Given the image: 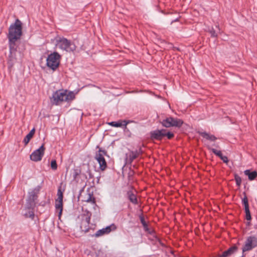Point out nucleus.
I'll list each match as a JSON object with an SVG mask.
<instances>
[{
	"instance_id": "obj_5",
	"label": "nucleus",
	"mask_w": 257,
	"mask_h": 257,
	"mask_svg": "<svg viewBox=\"0 0 257 257\" xmlns=\"http://www.w3.org/2000/svg\"><path fill=\"white\" fill-rule=\"evenodd\" d=\"M56 46L60 49L68 52H73L76 48L73 42L64 37H60L56 40Z\"/></svg>"
},
{
	"instance_id": "obj_10",
	"label": "nucleus",
	"mask_w": 257,
	"mask_h": 257,
	"mask_svg": "<svg viewBox=\"0 0 257 257\" xmlns=\"http://www.w3.org/2000/svg\"><path fill=\"white\" fill-rule=\"evenodd\" d=\"M45 148L44 144L36 150L34 151L30 155V159L34 162L40 161L42 160L45 153Z\"/></svg>"
},
{
	"instance_id": "obj_41",
	"label": "nucleus",
	"mask_w": 257,
	"mask_h": 257,
	"mask_svg": "<svg viewBox=\"0 0 257 257\" xmlns=\"http://www.w3.org/2000/svg\"><path fill=\"white\" fill-rule=\"evenodd\" d=\"M83 191V188H82L79 191V195H81V193Z\"/></svg>"
},
{
	"instance_id": "obj_39",
	"label": "nucleus",
	"mask_w": 257,
	"mask_h": 257,
	"mask_svg": "<svg viewBox=\"0 0 257 257\" xmlns=\"http://www.w3.org/2000/svg\"><path fill=\"white\" fill-rule=\"evenodd\" d=\"M218 257H229L226 252L224 251L221 254L218 255Z\"/></svg>"
},
{
	"instance_id": "obj_44",
	"label": "nucleus",
	"mask_w": 257,
	"mask_h": 257,
	"mask_svg": "<svg viewBox=\"0 0 257 257\" xmlns=\"http://www.w3.org/2000/svg\"><path fill=\"white\" fill-rule=\"evenodd\" d=\"M216 28L218 29V31L220 30L219 29V26H216Z\"/></svg>"
},
{
	"instance_id": "obj_40",
	"label": "nucleus",
	"mask_w": 257,
	"mask_h": 257,
	"mask_svg": "<svg viewBox=\"0 0 257 257\" xmlns=\"http://www.w3.org/2000/svg\"><path fill=\"white\" fill-rule=\"evenodd\" d=\"M35 131H36L35 128V127H34L30 131V132L29 133V134H30L31 135H32V136H34L35 133Z\"/></svg>"
},
{
	"instance_id": "obj_15",
	"label": "nucleus",
	"mask_w": 257,
	"mask_h": 257,
	"mask_svg": "<svg viewBox=\"0 0 257 257\" xmlns=\"http://www.w3.org/2000/svg\"><path fill=\"white\" fill-rule=\"evenodd\" d=\"M111 231V226H108L106 227L105 228H103L101 229L98 230L94 234H90L89 236H91V237H98L102 236L104 234L109 233Z\"/></svg>"
},
{
	"instance_id": "obj_23",
	"label": "nucleus",
	"mask_w": 257,
	"mask_h": 257,
	"mask_svg": "<svg viewBox=\"0 0 257 257\" xmlns=\"http://www.w3.org/2000/svg\"><path fill=\"white\" fill-rule=\"evenodd\" d=\"M237 250L238 247L236 245H233L225 251L226 252L228 256L229 257L233 253L236 252Z\"/></svg>"
},
{
	"instance_id": "obj_21",
	"label": "nucleus",
	"mask_w": 257,
	"mask_h": 257,
	"mask_svg": "<svg viewBox=\"0 0 257 257\" xmlns=\"http://www.w3.org/2000/svg\"><path fill=\"white\" fill-rule=\"evenodd\" d=\"M87 197L84 201L88 203H91L92 204H96L95 198L93 196V192H90L88 189L87 190Z\"/></svg>"
},
{
	"instance_id": "obj_8",
	"label": "nucleus",
	"mask_w": 257,
	"mask_h": 257,
	"mask_svg": "<svg viewBox=\"0 0 257 257\" xmlns=\"http://www.w3.org/2000/svg\"><path fill=\"white\" fill-rule=\"evenodd\" d=\"M9 47L10 53L8 58V63L9 66L12 67L17 61L16 52L18 46L17 44H13L12 46L11 44H9Z\"/></svg>"
},
{
	"instance_id": "obj_3",
	"label": "nucleus",
	"mask_w": 257,
	"mask_h": 257,
	"mask_svg": "<svg viewBox=\"0 0 257 257\" xmlns=\"http://www.w3.org/2000/svg\"><path fill=\"white\" fill-rule=\"evenodd\" d=\"M174 136L173 132L165 128L156 129L150 133V139L153 141H162L165 137L168 140H171L174 137Z\"/></svg>"
},
{
	"instance_id": "obj_12",
	"label": "nucleus",
	"mask_w": 257,
	"mask_h": 257,
	"mask_svg": "<svg viewBox=\"0 0 257 257\" xmlns=\"http://www.w3.org/2000/svg\"><path fill=\"white\" fill-rule=\"evenodd\" d=\"M95 159L97 160V162L99 164V169L101 171H104L107 168V163L102 155L99 153H96L95 156Z\"/></svg>"
},
{
	"instance_id": "obj_31",
	"label": "nucleus",
	"mask_w": 257,
	"mask_h": 257,
	"mask_svg": "<svg viewBox=\"0 0 257 257\" xmlns=\"http://www.w3.org/2000/svg\"><path fill=\"white\" fill-rule=\"evenodd\" d=\"M208 32L210 33L211 37H217V32L216 31V30H214V29L213 27L209 29Z\"/></svg>"
},
{
	"instance_id": "obj_18",
	"label": "nucleus",
	"mask_w": 257,
	"mask_h": 257,
	"mask_svg": "<svg viewBox=\"0 0 257 257\" xmlns=\"http://www.w3.org/2000/svg\"><path fill=\"white\" fill-rule=\"evenodd\" d=\"M64 189H62L61 186H59L57 191V199L55 200V204H63V192Z\"/></svg>"
},
{
	"instance_id": "obj_11",
	"label": "nucleus",
	"mask_w": 257,
	"mask_h": 257,
	"mask_svg": "<svg viewBox=\"0 0 257 257\" xmlns=\"http://www.w3.org/2000/svg\"><path fill=\"white\" fill-rule=\"evenodd\" d=\"M243 194L244 195V197L242 199L241 202L244 207L245 218L247 221H250L251 220V216L249 211L248 198L245 192L243 193Z\"/></svg>"
},
{
	"instance_id": "obj_37",
	"label": "nucleus",
	"mask_w": 257,
	"mask_h": 257,
	"mask_svg": "<svg viewBox=\"0 0 257 257\" xmlns=\"http://www.w3.org/2000/svg\"><path fill=\"white\" fill-rule=\"evenodd\" d=\"M86 172L88 173V174L89 175V179H92L93 178V175L92 174L91 170L89 169V166H88V169L86 171Z\"/></svg>"
},
{
	"instance_id": "obj_14",
	"label": "nucleus",
	"mask_w": 257,
	"mask_h": 257,
	"mask_svg": "<svg viewBox=\"0 0 257 257\" xmlns=\"http://www.w3.org/2000/svg\"><path fill=\"white\" fill-rule=\"evenodd\" d=\"M134 121L130 120H119L118 121H111L108 122V124L111 126L118 127H124L125 130L127 129L126 125L127 124L133 122Z\"/></svg>"
},
{
	"instance_id": "obj_17",
	"label": "nucleus",
	"mask_w": 257,
	"mask_h": 257,
	"mask_svg": "<svg viewBox=\"0 0 257 257\" xmlns=\"http://www.w3.org/2000/svg\"><path fill=\"white\" fill-rule=\"evenodd\" d=\"M126 158H125V164L132 165L133 161L138 157V153L135 151H132L130 152V154L128 156L127 154H126Z\"/></svg>"
},
{
	"instance_id": "obj_33",
	"label": "nucleus",
	"mask_w": 257,
	"mask_h": 257,
	"mask_svg": "<svg viewBox=\"0 0 257 257\" xmlns=\"http://www.w3.org/2000/svg\"><path fill=\"white\" fill-rule=\"evenodd\" d=\"M51 168L52 170H55L57 169V164L55 160H53L51 162Z\"/></svg>"
},
{
	"instance_id": "obj_2",
	"label": "nucleus",
	"mask_w": 257,
	"mask_h": 257,
	"mask_svg": "<svg viewBox=\"0 0 257 257\" xmlns=\"http://www.w3.org/2000/svg\"><path fill=\"white\" fill-rule=\"evenodd\" d=\"M41 187L39 185L34 188L31 191L28 192L25 204L26 210H34L36 205V201L38 198V194Z\"/></svg>"
},
{
	"instance_id": "obj_16",
	"label": "nucleus",
	"mask_w": 257,
	"mask_h": 257,
	"mask_svg": "<svg viewBox=\"0 0 257 257\" xmlns=\"http://www.w3.org/2000/svg\"><path fill=\"white\" fill-rule=\"evenodd\" d=\"M126 197L129 201L134 205L139 203L137 195L132 190L127 191L126 193Z\"/></svg>"
},
{
	"instance_id": "obj_38",
	"label": "nucleus",
	"mask_w": 257,
	"mask_h": 257,
	"mask_svg": "<svg viewBox=\"0 0 257 257\" xmlns=\"http://www.w3.org/2000/svg\"><path fill=\"white\" fill-rule=\"evenodd\" d=\"M135 152L138 153V156H139L140 155H142L143 153V151L141 147L138 150H136Z\"/></svg>"
},
{
	"instance_id": "obj_26",
	"label": "nucleus",
	"mask_w": 257,
	"mask_h": 257,
	"mask_svg": "<svg viewBox=\"0 0 257 257\" xmlns=\"http://www.w3.org/2000/svg\"><path fill=\"white\" fill-rule=\"evenodd\" d=\"M24 216L26 218H30L31 219L34 220L35 217L34 210H28V211L24 214Z\"/></svg>"
},
{
	"instance_id": "obj_42",
	"label": "nucleus",
	"mask_w": 257,
	"mask_h": 257,
	"mask_svg": "<svg viewBox=\"0 0 257 257\" xmlns=\"http://www.w3.org/2000/svg\"><path fill=\"white\" fill-rule=\"evenodd\" d=\"M250 224H251V223H250V221H248V222L246 223V225H247V226H250Z\"/></svg>"
},
{
	"instance_id": "obj_34",
	"label": "nucleus",
	"mask_w": 257,
	"mask_h": 257,
	"mask_svg": "<svg viewBox=\"0 0 257 257\" xmlns=\"http://www.w3.org/2000/svg\"><path fill=\"white\" fill-rule=\"evenodd\" d=\"M50 203V198H48L47 200L42 201L39 203L40 206H45L47 205H49Z\"/></svg>"
},
{
	"instance_id": "obj_24",
	"label": "nucleus",
	"mask_w": 257,
	"mask_h": 257,
	"mask_svg": "<svg viewBox=\"0 0 257 257\" xmlns=\"http://www.w3.org/2000/svg\"><path fill=\"white\" fill-rule=\"evenodd\" d=\"M140 219L141 223L142 224V225L143 226L144 229L145 231H148L149 230V227L147 223L146 222L144 217L143 215H140Z\"/></svg>"
},
{
	"instance_id": "obj_9",
	"label": "nucleus",
	"mask_w": 257,
	"mask_h": 257,
	"mask_svg": "<svg viewBox=\"0 0 257 257\" xmlns=\"http://www.w3.org/2000/svg\"><path fill=\"white\" fill-rule=\"evenodd\" d=\"M65 95L64 90H58L54 92L52 97H50L51 103L53 105H59L63 101H64Z\"/></svg>"
},
{
	"instance_id": "obj_35",
	"label": "nucleus",
	"mask_w": 257,
	"mask_h": 257,
	"mask_svg": "<svg viewBox=\"0 0 257 257\" xmlns=\"http://www.w3.org/2000/svg\"><path fill=\"white\" fill-rule=\"evenodd\" d=\"M146 232H147L148 233L153 235L154 237H156V234H155V230H153V229H150L149 228V230L148 231H145Z\"/></svg>"
},
{
	"instance_id": "obj_25",
	"label": "nucleus",
	"mask_w": 257,
	"mask_h": 257,
	"mask_svg": "<svg viewBox=\"0 0 257 257\" xmlns=\"http://www.w3.org/2000/svg\"><path fill=\"white\" fill-rule=\"evenodd\" d=\"M81 174V170L79 168H74L73 170V179L76 180L77 177Z\"/></svg>"
},
{
	"instance_id": "obj_13",
	"label": "nucleus",
	"mask_w": 257,
	"mask_h": 257,
	"mask_svg": "<svg viewBox=\"0 0 257 257\" xmlns=\"http://www.w3.org/2000/svg\"><path fill=\"white\" fill-rule=\"evenodd\" d=\"M85 218L82 219V224L80 226L82 231L86 233L90 230L89 224L90 221V215L88 216V212L86 215H84Z\"/></svg>"
},
{
	"instance_id": "obj_27",
	"label": "nucleus",
	"mask_w": 257,
	"mask_h": 257,
	"mask_svg": "<svg viewBox=\"0 0 257 257\" xmlns=\"http://www.w3.org/2000/svg\"><path fill=\"white\" fill-rule=\"evenodd\" d=\"M208 149L219 158L223 155L221 151L217 150L216 149L211 147H208Z\"/></svg>"
},
{
	"instance_id": "obj_29",
	"label": "nucleus",
	"mask_w": 257,
	"mask_h": 257,
	"mask_svg": "<svg viewBox=\"0 0 257 257\" xmlns=\"http://www.w3.org/2000/svg\"><path fill=\"white\" fill-rule=\"evenodd\" d=\"M33 136L28 134L26 135V136L24 138L23 140V143H24L25 146H27L29 143L30 141L33 138Z\"/></svg>"
},
{
	"instance_id": "obj_6",
	"label": "nucleus",
	"mask_w": 257,
	"mask_h": 257,
	"mask_svg": "<svg viewBox=\"0 0 257 257\" xmlns=\"http://www.w3.org/2000/svg\"><path fill=\"white\" fill-rule=\"evenodd\" d=\"M162 125L165 127H176L180 128L183 124V121L178 118L169 116L160 121Z\"/></svg>"
},
{
	"instance_id": "obj_30",
	"label": "nucleus",
	"mask_w": 257,
	"mask_h": 257,
	"mask_svg": "<svg viewBox=\"0 0 257 257\" xmlns=\"http://www.w3.org/2000/svg\"><path fill=\"white\" fill-rule=\"evenodd\" d=\"M234 180L237 187H240L241 184V178L237 174H234Z\"/></svg>"
},
{
	"instance_id": "obj_7",
	"label": "nucleus",
	"mask_w": 257,
	"mask_h": 257,
	"mask_svg": "<svg viewBox=\"0 0 257 257\" xmlns=\"http://www.w3.org/2000/svg\"><path fill=\"white\" fill-rule=\"evenodd\" d=\"M257 246V237L255 236H249L247 237L244 244L242 248L243 252L252 250Z\"/></svg>"
},
{
	"instance_id": "obj_32",
	"label": "nucleus",
	"mask_w": 257,
	"mask_h": 257,
	"mask_svg": "<svg viewBox=\"0 0 257 257\" xmlns=\"http://www.w3.org/2000/svg\"><path fill=\"white\" fill-rule=\"evenodd\" d=\"M97 148H99V150L98 152H96V153H99L100 154L102 155L103 157H104V156H108L107 151L106 150L103 149L101 148H99L98 146H97Z\"/></svg>"
},
{
	"instance_id": "obj_45",
	"label": "nucleus",
	"mask_w": 257,
	"mask_h": 257,
	"mask_svg": "<svg viewBox=\"0 0 257 257\" xmlns=\"http://www.w3.org/2000/svg\"><path fill=\"white\" fill-rule=\"evenodd\" d=\"M99 178H97V182H99Z\"/></svg>"
},
{
	"instance_id": "obj_4",
	"label": "nucleus",
	"mask_w": 257,
	"mask_h": 257,
	"mask_svg": "<svg viewBox=\"0 0 257 257\" xmlns=\"http://www.w3.org/2000/svg\"><path fill=\"white\" fill-rule=\"evenodd\" d=\"M61 56L57 52H54L48 54L46 59V66L53 71L59 67Z\"/></svg>"
},
{
	"instance_id": "obj_22",
	"label": "nucleus",
	"mask_w": 257,
	"mask_h": 257,
	"mask_svg": "<svg viewBox=\"0 0 257 257\" xmlns=\"http://www.w3.org/2000/svg\"><path fill=\"white\" fill-rule=\"evenodd\" d=\"M64 100L65 101H69L73 100L75 98V93L73 91H70L68 93L67 90H64Z\"/></svg>"
},
{
	"instance_id": "obj_36",
	"label": "nucleus",
	"mask_w": 257,
	"mask_h": 257,
	"mask_svg": "<svg viewBox=\"0 0 257 257\" xmlns=\"http://www.w3.org/2000/svg\"><path fill=\"white\" fill-rule=\"evenodd\" d=\"M220 159L225 163L228 162V159L227 156L222 155Z\"/></svg>"
},
{
	"instance_id": "obj_1",
	"label": "nucleus",
	"mask_w": 257,
	"mask_h": 257,
	"mask_svg": "<svg viewBox=\"0 0 257 257\" xmlns=\"http://www.w3.org/2000/svg\"><path fill=\"white\" fill-rule=\"evenodd\" d=\"M22 23L18 19H16L14 24H12L9 28V33L7 36L8 44L12 46L17 44V41L20 39L22 34Z\"/></svg>"
},
{
	"instance_id": "obj_28",
	"label": "nucleus",
	"mask_w": 257,
	"mask_h": 257,
	"mask_svg": "<svg viewBox=\"0 0 257 257\" xmlns=\"http://www.w3.org/2000/svg\"><path fill=\"white\" fill-rule=\"evenodd\" d=\"M55 208L56 209L59 210L58 213V217L59 219H60L63 211V204L60 205L59 204H55Z\"/></svg>"
},
{
	"instance_id": "obj_19",
	"label": "nucleus",
	"mask_w": 257,
	"mask_h": 257,
	"mask_svg": "<svg viewBox=\"0 0 257 257\" xmlns=\"http://www.w3.org/2000/svg\"><path fill=\"white\" fill-rule=\"evenodd\" d=\"M244 174L248 177L249 181L254 180L257 177L256 171H251L250 170H246L244 171Z\"/></svg>"
},
{
	"instance_id": "obj_43",
	"label": "nucleus",
	"mask_w": 257,
	"mask_h": 257,
	"mask_svg": "<svg viewBox=\"0 0 257 257\" xmlns=\"http://www.w3.org/2000/svg\"><path fill=\"white\" fill-rule=\"evenodd\" d=\"M124 131L125 132H129V130H128V129L127 128V129L125 130V128L124 127Z\"/></svg>"
},
{
	"instance_id": "obj_20",
	"label": "nucleus",
	"mask_w": 257,
	"mask_h": 257,
	"mask_svg": "<svg viewBox=\"0 0 257 257\" xmlns=\"http://www.w3.org/2000/svg\"><path fill=\"white\" fill-rule=\"evenodd\" d=\"M198 133L203 138H205L208 140L214 142L217 140V138L215 136L210 135L206 132H198Z\"/></svg>"
}]
</instances>
